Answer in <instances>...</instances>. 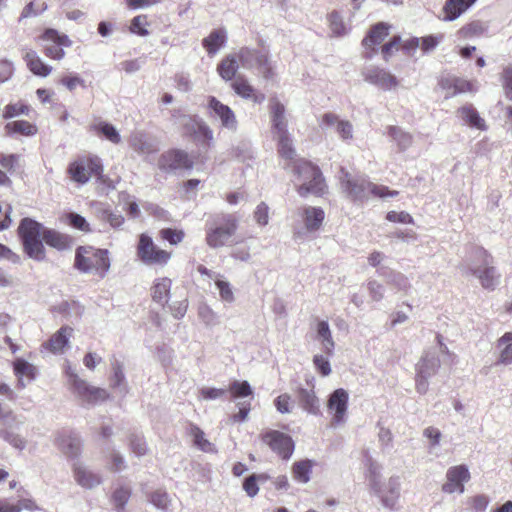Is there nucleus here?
Wrapping results in <instances>:
<instances>
[{
	"mask_svg": "<svg viewBox=\"0 0 512 512\" xmlns=\"http://www.w3.org/2000/svg\"><path fill=\"white\" fill-rule=\"evenodd\" d=\"M150 502L158 509L167 511L171 505V499L166 491L156 490L150 496Z\"/></svg>",
	"mask_w": 512,
	"mask_h": 512,
	"instance_id": "53",
	"label": "nucleus"
},
{
	"mask_svg": "<svg viewBox=\"0 0 512 512\" xmlns=\"http://www.w3.org/2000/svg\"><path fill=\"white\" fill-rule=\"evenodd\" d=\"M137 256L146 265L159 266L166 265L171 258L169 252L158 248L152 238L144 233L139 236Z\"/></svg>",
	"mask_w": 512,
	"mask_h": 512,
	"instance_id": "8",
	"label": "nucleus"
},
{
	"mask_svg": "<svg viewBox=\"0 0 512 512\" xmlns=\"http://www.w3.org/2000/svg\"><path fill=\"white\" fill-rule=\"evenodd\" d=\"M130 496L131 490L128 487H119L114 491L112 501L118 512H122L124 510Z\"/></svg>",
	"mask_w": 512,
	"mask_h": 512,
	"instance_id": "52",
	"label": "nucleus"
},
{
	"mask_svg": "<svg viewBox=\"0 0 512 512\" xmlns=\"http://www.w3.org/2000/svg\"><path fill=\"white\" fill-rule=\"evenodd\" d=\"M261 439L263 443L284 460H288L294 452L292 438L283 432L267 430L261 434Z\"/></svg>",
	"mask_w": 512,
	"mask_h": 512,
	"instance_id": "11",
	"label": "nucleus"
},
{
	"mask_svg": "<svg viewBox=\"0 0 512 512\" xmlns=\"http://www.w3.org/2000/svg\"><path fill=\"white\" fill-rule=\"evenodd\" d=\"M316 340L320 342L323 351L327 356H332L334 353L335 342L332 337V332L329 323L325 320H318L315 324Z\"/></svg>",
	"mask_w": 512,
	"mask_h": 512,
	"instance_id": "33",
	"label": "nucleus"
},
{
	"mask_svg": "<svg viewBox=\"0 0 512 512\" xmlns=\"http://www.w3.org/2000/svg\"><path fill=\"white\" fill-rule=\"evenodd\" d=\"M43 40L51 42L44 48V53L47 57L54 60H61L65 56L63 47H70L72 41L66 34H61L55 29H46L42 35Z\"/></svg>",
	"mask_w": 512,
	"mask_h": 512,
	"instance_id": "15",
	"label": "nucleus"
},
{
	"mask_svg": "<svg viewBox=\"0 0 512 512\" xmlns=\"http://www.w3.org/2000/svg\"><path fill=\"white\" fill-rule=\"evenodd\" d=\"M102 172L101 159L95 155L79 157L68 166L71 179L79 184H86L93 176L104 181Z\"/></svg>",
	"mask_w": 512,
	"mask_h": 512,
	"instance_id": "6",
	"label": "nucleus"
},
{
	"mask_svg": "<svg viewBox=\"0 0 512 512\" xmlns=\"http://www.w3.org/2000/svg\"><path fill=\"white\" fill-rule=\"evenodd\" d=\"M304 229L307 232H316L320 229L325 219V213L320 207L305 206L300 212Z\"/></svg>",
	"mask_w": 512,
	"mask_h": 512,
	"instance_id": "27",
	"label": "nucleus"
},
{
	"mask_svg": "<svg viewBox=\"0 0 512 512\" xmlns=\"http://www.w3.org/2000/svg\"><path fill=\"white\" fill-rule=\"evenodd\" d=\"M458 117L464 124L471 128L485 130L486 125L483 118L480 117L478 111L472 104H466L457 110Z\"/></svg>",
	"mask_w": 512,
	"mask_h": 512,
	"instance_id": "36",
	"label": "nucleus"
},
{
	"mask_svg": "<svg viewBox=\"0 0 512 512\" xmlns=\"http://www.w3.org/2000/svg\"><path fill=\"white\" fill-rule=\"evenodd\" d=\"M148 25L147 16L146 15H138L134 17L131 21L130 31L139 36H147L149 31L146 29Z\"/></svg>",
	"mask_w": 512,
	"mask_h": 512,
	"instance_id": "62",
	"label": "nucleus"
},
{
	"mask_svg": "<svg viewBox=\"0 0 512 512\" xmlns=\"http://www.w3.org/2000/svg\"><path fill=\"white\" fill-rule=\"evenodd\" d=\"M340 182L343 191L355 202H363L368 199L370 194L381 199L398 195L396 190H390L384 185L374 184L365 176H352L343 168L341 169Z\"/></svg>",
	"mask_w": 512,
	"mask_h": 512,
	"instance_id": "2",
	"label": "nucleus"
},
{
	"mask_svg": "<svg viewBox=\"0 0 512 512\" xmlns=\"http://www.w3.org/2000/svg\"><path fill=\"white\" fill-rule=\"evenodd\" d=\"M294 172L299 182L297 192L301 197L309 194L321 196L325 193L326 184L319 167L305 160H297Z\"/></svg>",
	"mask_w": 512,
	"mask_h": 512,
	"instance_id": "4",
	"label": "nucleus"
},
{
	"mask_svg": "<svg viewBox=\"0 0 512 512\" xmlns=\"http://www.w3.org/2000/svg\"><path fill=\"white\" fill-rule=\"evenodd\" d=\"M23 58L28 69L36 76L47 77L52 72V67L44 63L34 50H27Z\"/></svg>",
	"mask_w": 512,
	"mask_h": 512,
	"instance_id": "37",
	"label": "nucleus"
},
{
	"mask_svg": "<svg viewBox=\"0 0 512 512\" xmlns=\"http://www.w3.org/2000/svg\"><path fill=\"white\" fill-rule=\"evenodd\" d=\"M227 40V32L225 29L213 30L206 38L203 39L202 44L209 55H215L219 49L224 46Z\"/></svg>",
	"mask_w": 512,
	"mask_h": 512,
	"instance_id": "40",
	"label": "nucleus"
},
{
	"mask_svg": "<svg viewBox=\"0 0 512 512\" xmlns=\"http://www.w3.org/2000/svg\"><path fill=\"white\" fill-rule=\"evenodd\" d=\"M469 275L475 276L480 281L481 286L487 290H494L500 283L501 277L494 264L484 268H473V272Z\"/></svg>",
	"mask_w": 512,
	"mask_h": 512,
	"instance_id": "31",
	"label": "nucleus"
},
{
	"mask_svg": "<svg viewBox=\"0 0 512 512\" xmlns=\"http://www.w3.org/2000/svg\"><path fill=\"white\" fill-rule=\"evenodd\" d=\"M192 437V441L195 447L205 453H215L216 447L206 437L202 429L197 425L191 424L188 431Z\"/></svg>",
	"mask_w": 512,
	"mask_h": 512,
	"instance_id": "42",
	"label": "nucleus"
},
{
	"mask_svg": "<svg viewBox=\"0 0 512 512\" xmlns=\"http://www.w3.org/2000/svg\"><path fill=\"white\" fill-rule=\"evenodd\" d=\"M266 476L261 474V475H250L249 477H247L243 483V489L244 491L247 493V495L249 497H254L257 495L258 491H259V488L257 486V482L258 481H264L266 480Z\"/></svg>",
	"mask_w": 512,
	"mask_h": 512,
	"instance_id": "58",
	"label": "nucleus"
},
{
	"mask_svg": "<svg viewBox=\"0 0 512 512\" xmlns=\"http://www.w3.org/2000/svg\"><path fill=\"white\" fill-rule=\"evenodd\" d=\"M73 329L68 326L61 327L51 338L44 344V347L53 354H61L65 347L69 345Z\"/></svg>",
	"mask_w": 512,
	"mask_h": 512,
	"instance_id": "29",
	"label": "nucleus"
},
{
	"mask_svg": "<svg viewBox=\"0 0 512 512\" xmlns=\"http://www.w3.org/2000/svg\"><path fill=\"white\" fill-rule=\"evenodd\" d=\"M348 400L349 394L343 388H338L330 394L327 401V409L332 414V426L336 427L345 423Z\"/></svg>",
	"mask_w": 512,
	"mask_h": 512,
	"instance_id": "13",
	"label": "nucleus"
},
{
	"mask_svg": "<svg viewBox=\"0 0 512 512\" xmlns=\"http://www.w3.org/2000/svg\"><path fill=\"white\" fill-rule=\"evenodd\" d=\"M276 138L278 140L279 155L284 159L293 160L296 155V151L293 147L290 134L286 133L284 135H277Z\"/></svg>",
	"mask_w": 512,
	"mask_h": 512,
	"instance_id": "50",
	"label": "nucleus"
},
{
	"mask_svg": "<svg viewBox=\"0 0 512 512\" xmlns=\"http://www.w3.org/2000/svg\"><path fill=\"white\" fill-rule=\"evenodd\" d=\"M15 375L18 377L19 383L24 386L23 381H31L35 378L36 367L22 358H16L13 362Z\"/></svg>",
	"mask_w": 512,
	"mask_h": 512,
	"instance_id": "43",
	"label": "nucleus"
},
{
	"mask_svg": "<svg viewBox=\"0 0 512 512\" xmlns=\"http://www.w3.org/2000/svg\"><path fill=\"white\" fill-rule=\"evenodd\" d=\"M129 445L131 451L136 456H143L147 453V444L144 438L137 434H132L129 438Z\"/></svg>",
	"mask_w": 512,
	"mask_h": 512,
	"instance_id": "60",
	"label": "nucleus"
},
{
	"mask_svg": "<svg viewBox=\"0 0 512 512\" xmlns=\"http://www.w3.org/2000/svg\"><path fill=\"white\" fill-rule=\"evenodd\" d=\"M488 30V24L486 22L475 20L459 30V34L462 38L479 37L485 34Z\"/></svg>",
	"mask_w": 512,
	"mask_h": 512,
	"instance_id": "48",
	"label": "nucleus"
},
{
	"mask_svg": "<svg viewBox=\"0 0 512 512\" xmlns=\"http://www.w3.org/2000/svg\"><path fill=\"white\" fill-rule=\"evenodd\" d=\"M239 59L236 53L228 54L222 61L218 64L217 71L222 79L225 81H230L233 78H236V73L239 69Z\"/></svg>",
	"mask_w": 512,
	"mask_h": 512,
	"instance_id": "39",
	"label": "nucleus"
},
{
	"mask_svg": "<svg viewBox=\"0 0 512 512\" xmlns=\"http://www.w3.org/2000/svg\"><path fill=\"white\" fill-rule=\"evenodd\" d=\"M207 106L210 115L218 119L224 129L232 132L237 130L238 121L236 115L228 105L223 104L214 96H209Z\"/></svg>",
	"mask_w": 512,
	"mask_h": 512,
	"instance_id": "14",
	"label": "nucleus"
},
{
	"mask_svg": "<svg viewBox=\"0 0 512 512\" xmlns=\"http://www.w3.org/2000/svg\"><path fill=\"white\" fill-rule=\"evenodd\" d=\"M237 220L230 214L214 217L206 224V243L211 248H220L227 245L236 233Z\"/></svg>",
	"mask_w": 512,
	"mask_h": 512,
	"instance_id": "5",
	"label": "nucleus"
},
{
	"mask_svg": "<svg viewBox=\"0 0 512 512\" xmlns=\"http://www.w3.org/2000/svg\"><path fill=\"white\" fill-rule=\"evenodd\" d=\"M362 75L366 82L375 85L384 91L395 89L399 84L397 78L394 75H392L389 71L379 67L366 68L362 72Z\"/></svg>",
	"mask_w": 512,
	"mask_h": 512,
	"instance_id": "18",
	"label": "nucleus"
},
{
	"mask_svg": "<svg viewBox=\"0 0 512 512\" xmlns=\"http://www.w3.org/2000/svg\"><path fill=\"white\" fill-rule=\"evenodd\" d=\"M440 367L438 353L434 350H428L424 353L416 366L417 374L421 377H432Z\"/></svg>",
	"mask_w": 512,
	"mask_h": 512,
	"instance_id": "32",
	"label": "nucleus"
},
{
	"mask_svg": "<svg viewBox=\"0 0 512 512\" xmlns=\"http://www.w3.org/2000/svg\"><path fill=\"white\" fill-rule=\"evenodd\" d=\"M446 483L442 486V491L448 494L458 492L464 493V484L470 480V472L466 465H457L450 467L446 473Z\"/></svg>",
	"mask_w": 512,
	"mask_h": 512,
	"instance_id": "16",
	"label": "nucleus"
},
{
	"mask_svg": "<svg viewBox=\"0 0 512 512\" xmlns=\"http://www.w3.org/2000/svg\"><path fill=\"white\" fill-rule=\"evenodd\" d=\"M46 9H47L46 2H44L42 0H34L30 3H28L24 7V9L21 13V18L37 16V15L43 13Z\"/></svg>",
	"mask_w": 512,
	"mask_h": 512,
	"instance_id": "55",
	"label": "nucleus"
},
{
	"mask_svg": "<svg viewBox=\"0 0 512 512\" xmlns=\"http://www.w3.org/2000/svg\"><path fill=\"white\" fill-rule=\"evenodd\" d=\"M73 473L76 483L85 489H93L102 483L101 475L83 464H75Z\"/></svg>",
	"mask_w": 512,
	"mask_h": 512,
	"instance_id": "26",
	"label": "nucleus"
},
{
	"mask_svg": "<svg viewBox=\"0 0 512 512\" xmlns=\"http://www.w3.org/2000/svg\"><path fill=\"white\" fill-rule=\"evenodd\" d=\"M237 56L242 68L247 70L257 69L265 79L272 77V67L268 53L265 50L242 47L237 51Z\"/></svg>",
	"mask_w": 512,
	"mask_h": 512,
	"instance_id": "7",
	"label": "nucleus"
},
{
	"mask_svg": "<svg viewBox=\"0 0 512 512\" xmlns=\"http://www.w3.org/2000/svg\"><path fill=\"white\" fill-rule=\"evenodd\" d=\"M179 124L184 127L186 133L195 135L198 127L203 123V120L197 116L182 115L178 120Z\"/></svg>",
	"mask_w": 512,
	"mask_h": 512,
	"instance_id": "54",
	"label": "nucleus"
},
{
	"mask_svg": "<svg viewBox=\"0 0 512 512\" xmlns=\"http://www.w3.org/2000/svg\"><path fill=\"white\" fill-rule=\"evenodd\" d=\"M129 143L131 148L140 155L153 154L159 150L157 140L143 131L133 132Z\"/></svg>",
	"mask_w": 512,
	"mask_h": 512,
	"instance_id": "23",
	"label": "nucleus"
},
{
	"mask_svg": "<svg viewBox=\"0 0 512 512\" xmlns=\"http://www.w3.org/2000/svg\"><path fill=\"white\" fill-rule=\"evenodd\" d=\"M56 446L67 457H76L80 453L81 441L76 435L60 433L55 439Z\"/></svg>",
	"mask_w": 512,
	"mask_h": 512,
	"instance_id": "34",
	"label": "nucleus"
},
{
	"mask_svg": "<svg viewBox=\"0 0 512 512\" xmlns=\"http://www.w3.org/2000/svg\"><path fill=\"white\" fill-rule=\"evenodd\" d=\"M400 491L401 481L398 475L389 477L386 482H381L377 488L371 490V492L379 498L382 506L389 510L397 509Z\"/></svg>",
	"mask_w": 512,
	"mask_h": 512,
	"instance_id": "10",
	"label": "nucleus"
},
{
	"mask_svg": "<svg viewBox=\"0 0 512 512\" xmlns=\"http://www.w3.org/2000/svg\"><path fill=\"white\" fill-rule=\"evenodd\" d=\"M29 111V106L22 103L8 104L4 108L3 117L5 119H10L19 115H28Z\"/></svg>",
	"mask_w": 512,
	"mask_h": 512,
	"instance_id": "61",
	"label": "nucleus"
},
{
	"mask_svg": "<svg viewBox=\"0 0 512 512\" xmlns=\"http://www.w3.org/2000/svg\"><path fill=\"white\" fill-rule=\"evenodd\" d=\"M387 283L398 292H402L405 295L408 294L412 288L409 278L405 274L397 271H392L389 274Z\"/></svg>",
	"mask_w": 512,
	"mask_h": 512,
	"instance_id": "46",
	"label": "nucleus"
},
{
	"mask_svg": "<svg viewBox=\"0 0 512 512\" xmlns=\"http://www.w3.org/2000/svg\"><path fill=\"white\" fill-rule=\"evenodd\" d=\"M385 135H387L398 153L407 151L414 143L413 134L401 126H387Z\"/></svg>",
	"mask_w": 512,
	"mask_h": 512,
	"instance_id": "22",
	"label": "nucleus"
},
{
	"mask_svg": "<svg viewBox=\"0 0 512 512\" xmlns=\"http://www.w3.org/2000/svg\"><path fill=\"white\" fill-rule=\"evenodd\" d=\"M110 365L111 374L109 376V386L117 394L125 397L129 393L130 387L124 373V364L113 356L110 359Z\"/></svg>",
	"mask_w": 512,
	"mask_h": 512,
	"instance_id": "21",
	"label": "nucleus"
},
{
	"mask_svg": "<svg viewBox=\"0 0 512 512\" xmlns=\"http://www.w3.org/2000/svg\"><path fill=\"white\" fill-rule=\"evenodd\" d=\"M69 389L83 406H93L110 397L106 389L92 386L84 379L76 380Z\"/></svg>",
	"mask_w": 512,
	"mask_h": 512,
	"instance_id": "9",
	"label": "nucleus"
},
{
	"mask_svg": "<svg viewBox=\"0 0 512 512\" xmlns=\"http://www.w3.org/2000/svg\"><path fill=\"white\" fill-rule=\"evenodd\" d=\"M329 26L332 33L336 36H342L346 33V26L338 12H332L328 16Z\"/></svg>",
	"mask_w": 512,
	"mask_h": 512,
	"instance_id": "59",
	"label": "nucleus"
},
{
	"mask_svg": "<svg viewBox=\"0 0 512 512\" xmlns=\"http://www.w3.org/2000/svg\"><path fill=\"white\" fill-rule=\"evenodd\" d=\"M367 290L372 301L379 302L384 298L385 287L377 280L367 282Z\"/></svg>",
	"mask_w": 512,
	"mask_h": 512,
	"instance_id": "64",
	"label": "nucleus"
},
{
	"mask_svg": "<svg viewBox=\"0 0 512 512\" xmlns=\"http://www.w3.org/2000/svg\"><path fill=\"white\" fill-rule=\"evenodd\" d=\"M233 398H243L252 395V388L247 381H234L229 388Z\"/></svg>",
	"mask_w": 512,
	"mask_h": 512,
	"instance_id": "56",
	"label": "nucleus"
},
{
	"mask_svg": "<svg viewBox=\"0 0 512 512\" xmlns=\"http://www.w3.org/2000/svg\"><path fill=\"white\" fill-rule=\"evenodd\" d=\"M172 281L167 277L158 278L152 286V298L154 301L164 304L167 302Z\"/></svg>",
	"mask_w": 512,
	"mask_h": 512,
	"instance_id": "44",
	"label": "nucleus"
},
{
	"mask_svg": "<svg viewBox=\"0 0 512 512\" xmlns=\"http://www.w3.org/2000/svg\"><path fill=\"white\" fill-rule=\"evenodd\" d=\"M312 472V462L310 460H302L295 462L292 467L293 477L300 483H307L310 480Z\"/></svg>",
	"mask_w": 512,
	"mask_h": 512,
	"instance_id": "49",
	"label": "nucleus"
},
{
	"mask_svg": "<svg viewBox=\"0 0 512 512\" xmlns=\"http://www.w3.org/2000/svg\"><path fill=\"white\" fill-rule=\"evenodd\" d=\"M476 1L477 0H446L442 8V20L445 22L455 21L473 6Z\"/></svg>",
	"mask_w": 512,
	"mask_h": 512,
	"instance_id": "28",
	"label": "nucleus"
},
{
	"mask_svg": "<svg viewBox=\"0 0 512 512\" xmlns=\"http://www.w3.org/2000/svg\"><path fill=\"white\" fill-rule=\"evenodd\" d=\"M5 130L9 135L17 133L24 136H33L38 131L36 125L25 120L9 122L5 125Z\"/></svg>",
	"mask_w": 512,
	"mask_h": 512,
	"instance_id": "45",
	"label": "nucleus"
},
{
	"mask_svg": "<svg viewBox=\"0 0 512 512\" xmlns=\"http://www.w3.org/2000/svg\"><path fill=\"white\" fill-rule=\"evenodd\" d=\"M271 121L273 133L275 136L289 133L287 130L285 107L283 104L276 100L271 104Z\"/></svg>",
	"mask_w": 512,
	"mask_h": 512,
	"instance_id": "38",
	"label": "nucleus"
},
{
	"mask_svg": "<svg viewBox=\"0 0 512 512\" xmlns=\"http://www.w3.org/2000/svg\"><path fill=\"white\" fill-rule=\"evenodd\" d=\"M319 125L322 129H334L343 141L353 139V125L350 121L341 119L334 113H325L321 116Z\"/></svg>",
	"mask_w": 512,
	"mask_h": 512,
	"instance_id": "19",
	"label": "nucleus"
},
{
	"mask_svg": "<svg viewBox=\"0 0 512 512\" xmlns=\"http://www.w3.org/2000/svg\"><path fill=\"white\" fill-rule=\"evenodd\" d=\"M295 395L298 404L304 411L312 415H317L320 412V400L315 393L312 383L308 388H297Z\"/></svg>",
	"mask_w": 512,
	"mask_h": 512,
	"instance_id": "24",
	"label": "nucleus"
},
{
	"mask_svg": "<svg viewBox=\"0 0 512 512\" xmlns=\"http://www.w3.org/2000/svg\"><path fill=\"white\" fill-rule=\"evenodd\" d=\"M388 29L389 27L385 23H378L371 28L368 35L363 39V46L372 51L371 54L367 55L368 58H371L376 52L375 46L380 45L388 36Z\"/></svg>",
	"mask_w": 512,
	"mask_h": 512,
	"instance_id": "35",
	"label": "nucleus"
},
{
	"mask_svg": "<svg viewBox=\"0 0 512 512\" xmlns=\"http://www.w3.org/2000/svg\"><path fill=\"white\" fill-rule=\"evenodd\" d=\"M438 86L445 92V98L449 99L459 94L475 93L478 90L476 81H469L455 75H443L438 80Z\"/></svg>",
	"mask_w": 512,
	"mask_h": 512,
	"instance_id": "12",
	"label": "nucleus"
},
{
	"mask_svg": "<svg viewBox=\"0 0 512 512\" xmlns=\"http://www.w3.org/2000/svg\"><path fill=\"white\" fill-rule=\"evenodd\" d=\"M364 466L370 490L377 488L382 482V466L370 456L366 457Z\"/></svg>",
	"mask_w": 512,
	"mask_h": 512,
	"instance_id": "41",
	"label": "nucleus"
},
{
	"mask_svg": "<svg viewBox=\"0 0 512 512\" xmlns=\"http://www.w3.org/2000/svg\"><path fill=\"white\" fill-rule=\"evenodd\" d=\"M198 316L207 327H213L219 323L218 315L207 304L199 306Z\"/></svg>",
	"mask_w": 512,
	"mask_h": 512,
	"instance_id": "51",
	"label": "nucleus"
},
{
	"mask_svg": "<svg viewBox=\"0 0 512 512\" xmlns=\"http://www.w3.org/2000/svg\"><path fill=\"white\" fill-rule=\"evenodd\" d=\"M313 365L316 371L323 377L331 374V365L327 357L322 354H316L313 357Z\"/></svg>",
	"mask_w": 512,
	"mask_h": 512,
	"instance_id": "63",
	"label": "nucleus"
},
{
	"mask_svg": "<svg viewBox=\"0 0 512 512\" xmlns=\"http://www.w3.org/2000/svg\"><path fill=\"white\" fill-rule=\"evenodd\" d=\"M494 264V257L486 249L480 246L472 247L463 260L460 269L463 274H470L473 268H484Z\"/></svg>",
	"mask_w": 512,
	"mask_h": 512,
	"instance_id": "17",
	"label": "nucleus"
},
{
	"mask_svg": "<svg viewBox=\"0 0 512 512\" xmlns=\"http://www.w3.org/2000/svg\"><path fill=\"white\" fill-rule=\"evenodd\" d=\"M192 166L188 154L182 150H170L163 153L158 160L160 170L169 172L177 169H187Z\"/></svg>",
	"mask_w": 512,
	"mask_h": 512,
	"instance_id": "20",
	"label": "nucleus"
},
{
	"mask_svg": "<svg viewBox=\"0 0 512 512\" xmlns=\"http://www.w3.org/2000/svg\"><path fill=\"white\" fill-rule=\"evenodd\" d=\"M93 130L103 135L108 141L113 144L121 142V136L115 126L108 122L100 121L92 126Z\"/></svg>",
	"mask_w": 512,
	"mask_h": 512,
	"instance_id": "47",
	"label": "nucleus"
},
{
	"mask_svg": "<svg viewBox=\"0 0 512 512\" xmlns=\"http://www.w3.org/2000/svg\"><path fill=\"white\" fill-rule=\"evenodd\" d=\"M18 234L22 240L26 254L36 260L45 259V247L43 241L57 249L64 250L70 246V238L60 232L45 228L41 223L31 218H23L18 227Z\"/></svg>",
	"mask_w": 512,
	"mask_h": 512,
	"instance_id": "1",
	"label": "nucleus"
},
{
	"mask_svg": "<svg viewBox=\"0 0 512 512\" xmlns=\"http://www.w3.org/2000/svg\"><path fill=\"white\" fill-rule=\"evenodd\" d=\"M215 285L219 290L220 298L222 301L227 303H232L234 301V292L231 284L228 281L216 278Z\"/></svg>",
	"mask_w": 512,
	"mask_h": 512,
	"instance_id": "57",
	"label": "nucleus"
},
{
	"mask_svg": "<svg viewBox=\"0 0 512 512\" xmlns=\"http://www.w3.org/2000/svg\"><path fill=\"white\" fill-rule=\"evenodd\" d=\"M231 87L239 97L245 100H251L257 104H260L265 100V95L263 93L257 92L256 89L249 83L247 78L242 75H238L235 78L231 84Z\"/></svg>",
	"mask_w": 512,
	"mask_h": 512,
	"instance_id": "25",
	"label": "nucleus"
},
{
	"mask_svg": "<svg viewBox=\"0 0 512 512\" xmlns=\"http://www.w3.org/2000/svg\"><path fill=\"white\" fill-rule=\"evenodd\" d=\"M497 359L495 365L509 366L512 364V332H505L495 344Z\"/></svg>",
	"mask_w": 512,
	"mask_h": 512,
	"instance_id": "30",
	"label": "nucleus"
},
{
	"mask_svg": "<svg viewBox=\"0 0 512 512\" xmlns=\"http://www.w3.org/2000/svg\"><path fill=\"white\" fill-rule=\"evenodd\" d=\"M74 267L85 274H93L103 279L111 267L109 251L92 246H80L75 252Z\"/></svg>",
	"mask_w": 512,
	"mask_h": 512,
	"instance_id": "3",
	"label": "nucleus"
}]
</instances>
